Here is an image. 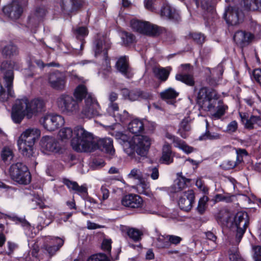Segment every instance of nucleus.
I'll return each instance as SVG.
<instances>
[{
    "mask_svg": "<svg viewBox=\"0 0 261 261\" xmlns=\"http://www.w3.org/2000/svg\"><path fill=\"white\" fill-rule=\"evenodd\" d=\"M124 151L130 158H133L136 153L141 156H145L151 144V140L147 136L135 135L132 137L122 133L116 134Z\"/></svg>",
    "mask_w": 261,
    "mask_h": 261,
    "instance_id": "f257e3e1",
    "label": "nucleus"
},
{
    "mask_svg": "<svg viewBox=\"0 0 261 261\" xmlns=\"http://www.w3.org/2000/svg\"><path fill=\"white\" fill-rule=\"evenodd\" d=\"M44 101L40 98H35L29 101L27 98L16 101L12 110L11 117L16 123H19L26 116L28 119L34 115L44 110Z\"/></svg>",
    "mask_w": 261,
    "mask_h": 261,
    "instance_id": "f03ea898",
    "label": "nucleus"
},
{
    "mask_svg": "<svg viewBox=\"0 0 261 261\" xmlns=\"http://www.w3.org/2000/svg\"><path fill=\"white\" fill-rule=\"evenodd\" d=\"M71 145L77 152H91L96 149V140L92 133L81 126H77L73 129Z\"/></svg>",
    "mask_w": 261,
    "mask_h": 261,
    "instance_id": "7ed1b4c3",
    "label": "nucleus"
},
{
    "mask_svg": "<svg viewBox=\"0 0 261 261\" xmlns=\"http://www.w3.org/2000/svg\"><path fill=\"white\" fill-rule=\"evenodd\" d=\"M220 215H221V220L225 222L233 231H236V242L239 243L247 226V214L240 212L233 216L229 211L223 210L220 212Z\"/></svg>",
    "mask_w": 261,
    "mask_h": 261,
    "instance_id": "20e7f679",
    "label": "nucleus"
},
{
    "mask_svg": "<svg viewBox=\"0 0 261 261\" xmlns=\"http://www.w3.org/2000/svg\"><path fill=\"white\" fill-rule=\"evenodd\" d=\"M40 130L35 127L29 128L23 131L17 141L19 152L28 158L34 156L35 143L40 136Z\"/></svg>",
    "mask_w": 261,
    "mask_h": 261,
    "instance_id": "39448f33",
    "label": "nucleus"
},
{
    "mask_svg": "<svg viewBox=\"0 0 261 261\" xmlns=\"http://www.w3.org/2000/svg\"><path fill=\"white\" fill-rule=\"evenodd\" d=\"M111 47V43L109 39L106 36L98 35L94 43V50L95 57L101 55L103 61L101 69L98 71V74L101 73L102 76L106 77L105 75L110 72V61L107 56V51Z\"/></svg>",
    "mask_w": 261,
    "mask_h": 261,
    "instance_id": "423d86ee",
    "label": "nucleus"
},
{
    "mask_svg": "<svg viewBox=\"0 0 261 261\" xmlns=\"http://www.w3.org/2000/svg\"><path fill=\"white\" fill-rule=\"evenodd\" d=\"M218 98V94L215 90L202 87L197 93L196 101L202 109L206 111H212L214 110Z\"/></svg>",
    "mask_w": 261,
    "mask_h": 261,
    "instance_id": "0eeeda50",
    "label": "nucleus"
},
{
    "mask_svg": "<svg viewBox=\"0 0 261 261\" xmlns=\"http://www.w3.org/2000/svg\"><path fill=\"white\" fill-rule=\"evenodd\" d=\"M9 174L12 179L19 184L27 185L31 182L30 172L27 166L21 163L12 164L9 169Z\"/></svg>",
    "mask_w": 261,
    "mask_h": 261,
    "instance_id": "6e6552de",
    "label": "nucleus"
},
{
    "mask_svg": "<svg viewBox=\"0 0 261 261\" xmlns=\"http://www.w3.org/2000/svg\"><path fill=\"white\" fill-rule=\"evenodd\" d=\"M78 102L72 96L63 94L57 98L56 104L63 113L72 115L76 114L79 110Z\"/></svg>",
    "mask_w": 261,
    "mask_h": 261,
    "instance_id": "1a4fd4ad",
    "label": "nucleus"
},
{
    "mask_svg": "<svg viewBox=\"0 0 261 261\" xmlns=\"http://www.w3.org/2000/svg\"><path fill=\"white\" fill-rule=\"evenodd\" d=\"M101 109L97 100L92 94H88L85 99V104L81 113L82 118H92L99 116Z\"/></svg>",
    "mask_w": 261,
    "mask_h": 261,
    "instance_id": "9d476101",
    "label": "nucleus"
},
{
    "mask_svg": "<svg viewBox=\"0 0 261 261\" xmlns=\"http://www.w3.org/2000/svg\"><path fill=\"white\" fill-rule=\"evenodd\" d=\"M130 26L136 32L151 36H158L163 31L162 28L156 25L137 19H133L130 21Z\"/></svg>",
    "mask_w": 261,
    "mask_h": 261,
    "instance_id": "9b49d317",
    "label": "nucleus"
},
{
    "mask_svg": "<svg viewBox=\"0 0 261 261\" xmlns=\"http://www.w3.org/2000/svg\"><path fill=\"white\" fill-rule=\"evenodd\" d=\"M41 151L45 154L61 153L62 148L58 140L54 137L45 136L42 137L40 142Z\"/></svg>",
    "mask_w": 261,
    "mask_h": 261,
    "instance_id": "f8f14e48",
    "label": "nucleus"
},
{
    "mask_svg": "<svg viewBox=\"0 0 261 261\" xmlns=\"http://www.w3.org/2000/svg\"><path fill=\"white\" fill-rule=\"evenodd\" d=\"M40 123L48 131H54L64 124L63 116L57 114H46L40 119Z\"/></svg>",
    "mask_w": 261,
    "mask_h": 261,
    "instance_id": "ddd939ff",
    "label": "nucleus"
},
{
    "mask_svg": "<svg viewBox=\"0 0 261 261\" xmlns=\"http://www.w3.org/2000/svg\"><path fill=\"white\" fill-rule=\"evenodd\" d=\"M27 5V0H13L3 9L4 14L11 19H18L23 11L24 7Z\"/></svg>",
    "mask_w": 261,
    "mask_h": 261,
    "instance_id": "4468645a",
    "label": "nucleus"
},
{
    "mask_svg": "<svg viewBox=\"0 0 261 261\" xmlns=\"http://www.w3.org/2000/svg\"><path fill=\"white\" fill-rule=\"evenodd\" d=\"M61 13L65 15L75 13L85 3L84 0H58Z\"/></svg>",
    "mask_w": 261,
    "mask_h": 261,
    "instance_id": "2eb2a0df",
    "label": "nucleus"
},
{
    "mask_svg": "<svg viewBox=\"0 0 261 261\" xmlns=\"http://www.w3.org/2000/svg\"><path fill=\"white\" fill-rule=\"evenodd\" d=\"M178 204L180 208L184 211H190L195 201V193L192 190H188L178 194Z\"/></svg>",
    "mask_w": 261,
    "mask_h": 261,
    "instance_id": "dca6fc26",
    "label": "nucleus"
},
{
    "mask_svg": "<svg viewBox=\"0 0 261 261\" xmlns=\"http://www.w3.org/2000/svg\"><path fill=\"white\" fill-rule=\"evenodd\" d=\"M46 13L47 10L45 7L40 6L36 7L28 18V27L31 29L36 28L43 20Z\"/></svg>",
    "mask_w": 261,
    "mask_h": 261,
    "instance_id": "f3484780",
    "label": "nucleus"
},
{
    "mask_svg": "<svg viewBox=\"0 0 261 261\" xmlns=\"http://www.w3.org/2000/svg\"><path fill=\"white\" fill-rule=\"evenodd\" d=\"M244 14L240 12L236 7H228L225 10L224 17L227 23L234 25L241 22L244 18Z\"/></svg>",
    "mask_w": 261,
    "mask_h": 261,
    "instance_id": "a211bd4d",
    "label": "nucleus"
},
{
    "mask_svg": "<svg viewBox=\"0 0 261 261\" xmlns=\"http://www.w3.org/2000/svg\"><path fill=\"white\" fill-rule=\"evenodd\" d=\"M121 92L124 99L132 101L147 99L150 97V94L148 92L138 89H133L130 91H129L127 89H124L122 90Z\"/></svg>",
    "mask_w": 261,
    "mask_h": 261,
    "instance_id": "6ab92c4d",
    "label": "nucleus"
},
{
    "mask_svg": "<svg viewBox=\"0 0 261 261\" xmlns=\"http://www.w3.org/2000/svg\"><path fill=\"white\" fill-rule=\"evenodd\" d=\"M48 82L53 88L63 90L66 85V76L63 73L56 71L49 74Z\"/></svg>",
    "mask_w": 261,
    "mask_h": 261,
    "instance_id": "aec40b11",
    "label": "nucleus"
},
{
    "mask_svg": "<svg viewBox=\"0 0 261 261\" xmlns=\"http://www.w3.org/2000/svg\"><path fill=\"white\" fill-rule=\"evenodd\" d=\"M122 204L131 208H139L143 205V200L138 195L129 194L124 196L121 199Z\"/></svg>",
    "mask_w": 261,
    "mask_h": 261,
    "instance_id": "412c9836",
    "label": "nucleus"
},
{
    "mask_svg": "<svg viewBox=\"0 0 261 261\" xmlns=\"http://www.w3.org/2000/svg\"><path fill=\"white\" fill-rule=\"evenodd\" d=\"M64 240L58 237H49L46 238L44 249L50 256H52L63 246Z\"/></svg>",
    "mask_w": 261,
    "mask_h": 261,
    "instance_id": "4be33fe9",
    "label": "nucleus"
},
{
    "mask_svg": "<svg viewBox=\"0 0 261 261\" xmlns=\"http://www.w3.org/2000/svg\"><path fill=\"white\" fill-rule=\"evenodd\" d=\"M119 107L116 103L111 102L107 109V113L114 119L116 123L123 122L129 117L128 113L124 110L122 114L118 113Z\"/></svg>",
    "mask_w": 261,
    "mask_h": 261,
    "instance_id": "5701e85b",
    "label": "nucleus"
},
{
    "mask_svg": "<svg viewBox=\"0 0 261 261\" xmlns=\"http://www.w3.org/2000/svg\"><path fill=\"white\" fill-rule=\"evenodd\" d=\"M166 137L172 141L175 147L179 148L186 154H189L195 150L193 147L190 146L184 141L175 136L167 134Z\"/></svg>",
    "mask_w": 261,
    "mask_h": 261,
    "instance_id": "b1692460",
    "label": "nucleus"
},
{
    "mask_svg": "<svg viewBox=\"0 0 261 261\" xmlns=\"http://www.w3.org/2000/svg\"><path fill=\"white\" fill-rule=\"evenodd\" d=\"M96 140V149H100L105 151L108 154L113 155L115 153V149L113 147V140L111 138H103Z\"/></svg>",
    "mask_w": 261,
    "mask_h": 261,
    "instance_id": "393cba45",
    "label": "nucleus"
},
{
    "mask_svg": "<svg viewBox=\"0 0 261 261\" xmlns=\"http://www.w3.org/2000/svg\"><path fill=\"white\" fill-rule=\"evenodd\" d=\"M134 188L139 194L145 195L151 198H154L153 193L150 191L149 183L144 179H140Z\"/></svg>",
    "mask_w": 261,
    "mask_h": 261,
    "instance_id": "a878e982",
    "label": "nucleus"
},
{
    "mask_svg": "<svg viewBox=\"0 0 261 261\" xmlns=\"http://www.w3.org/2000/svg\"><path fill=\"white\" fill-rule=\"evenodd\" d=\"M239 115L242 122L244 124L245 127L247 128H253L254 125L258 124L260 121L259 116L254 115L249 116V114L245 113H240Z\"/></svg>",
    "mask_w": 261,
    "mask_h": 261,
    "instance_id": "bb28decb",
    "label": "nucleus"
},
{
    "mask_svg": "<svg viewBox=\"0 0 261 261\" xmlns=\"http://www.w3.org/2000/svg\"><path fill=\"white\" fill-rule=\"evenodd\" d=\"M240 5L244 11L259 10H261V0H242Z\"/></svg>",
    "mask_w": 261,
    "mask_h": 261,
    "instance_id": "cd10ccee",
    "label": "nucleus"
},
{
    "mask_svg": "<svg viewBox=\"0 0 261 261\" xmlns=\"http://www.w3.org/2000/svg\"><path fill=\"white\" fill-rule=\"evenodd\" d=\"M253 38V35L250 33L243 31L237 32L233 36V40L236 43L242 46L248 43Z\"/></svg>",
    "mask_w": 261,
    "mask_h": 261,
    "instance_id": "c85d7f7f",
    "label": "nucleus"
},
{
    "mask_svg": "<svg viewBox=\"0 0 261 261\" xmlns=\"http://www.w3.org/2000/svg\"><path fill=\"white\" fill-rule=\"evenodd\" d=\"M161 16L166 18L178 20L179 18L178 12L168 4L164 5L161 10Z\"/></svg>",
    "mask_w": 261,
    "mask_h": 261,
    "instance_id": "c756f323",
    "label": "nucleus"
},
{
    "mask_svg": "<svg viewBox=\"0 0 261 261\" xmlns=\"http://www.w3.org/2000/svg\"><path fill=\"white\" fill-rule=\"evenodd\" d=\"M117 70L127 78L132 77L129 71L128 58L126 56L121 57L116 64Z\"/></svg>",
    "mask_w": 261,
    "mask_h": 261,
    "instance_id": "7c9ffc66",
    "label": "nucleus"
},
{
    "mask_svg": "<svg viewBox=\"0 0 261 261\" xmlns=\"http://www.w3.org/2000/svg\"><path fill=\"white\" fill-rule=\"evenodd\" d=\"M54 216L49 210H45L38 217V228L42 229L48 225L53 221Z\"/></svg>",
    "mask_w": 261,
    "mask_h": 261,
    "instance_id": "2f4dec72",
    "label": "nucleus"
},
{
    "mask_svg": "<svg viewBox=\"0 0 261 261\" xmlns=\"http://www.w3.org/2000/svg\"><path fill=\"white\" fill-rule=\"evenodd\" d=\"M174 154L171 150V146L167 143H165L162 149V155L160 161L162 163L169 165L173 162Z\"/></svg>",
    "mask_w": 261,
    "mask_h": 261,
    "instance_id": "473e14b6",
    "label": "nucleus"
},
{
    "mask_svg": "<svg viewBox=\"0 0 261 261\" xmlns=\"http://www.w3.org/2000/svg\"><path fill=\"white\" fill-rule=\"evenodd\" d=\"M2 55L7 58H10L18 54V49L17 47L12 42H1Z\"/></svg>",
    "mask_w": 261,
    "mask_h": 261,
    "instance_id": "72a5a7b5",
    "label": "nucleus"
},
{
    "mask_svg": "<svg viewBox=\"0 0 261 261\" xmlns=\"http://www.w3.org/2000/svg\"><path fill=\"white\" fill-rule=\"evenodd\" d=\"M190 179L184 177L178 178L175 182L174 184L171 188V192L173 193H178L180 194L188 187V184L190 182Z\"/></svg>",
    "mask_w": 261,
    "mask_h": 261,
    "instance_id": "f704fd0d",
    "label": "nucleus"
},
{
    "mask_svg": "<svg viewBox=\"0 0 261 261\" xmlns=\"http://www.w3.org/2000/svg\"><path fill=\"white\" fill-rule=\"evenodd\" d=\"M64 183L69 189L75 191L80 195L85 196L87 194V188L85 185L80 186L77 182L67 179L64 180Z\"/></svg>",
    "mask_w": 261,
    "mask_h": 261,
    "instance_id": "c9c22d12",
    "label": "nucleus"
},
{
    "mask_svg": "<svg viewBox=\"0 0 261 261\" xmlns=\"http://www.w3.org/2000/svg\"><path fill=\"white\" fill-rule=\"evenodd\" d=\"M146 120H141L138 119L133 120L129 124L128 129L132 134L140 133L144 130Z\"/></svg>",
    "mask_w": 261,
    "mask_h": 261,
    "instance_id": "e433bc0d",
    "label": "nucleus"
},
{
    "mask_svg": "<svg viewBox=\"0 0 261 261\" xmlns=\"http://www.w3.org/2000/svg\"><path fill=\"white\" fill-rule=\"evenodd\" d=\"M171 70V68L169 66L165 68L155 67L153 69V72L156 79L165 82L168 79Z\"/></svg>",
    "mask_w": 261,
    "mask_h": 261,
    "instance_id": "4c0bfd02",
    "label": "nucleus"
},
{
    "mask_svg": "<svg viewBox=\"0 0 261 261\" xmlns=\"http://www.w3.org/2000/svg\"><path fill=\"white\" fill-rule=\"evenodd\" d=\"M189 121L190 120L189 118H185L180 123L178 130V134L182 138L186 139L190 134L191 126L189 124Z\"/></svg>",
    "mask_w": 261,
    "mask_h": 261,
    "instance_id": "58836bf2",
    "label": "nucleus"
},
{
    "mask_svg": "<svg viewBox=\"0 0 261 261\" xmlns=\"http://www.w3.org/2000/svg\"><path fill=\"white\" fill-rule=\"evenodd\" d=\"M167 235L158 234L153 240V245L160 249L169 248Z\"/></svg>",
    "mask_w": 261,
    "mask_h": 261,
    "instance_id": "ea45409f",
    "label": "nucleus"
},
{
    "mask_svg": "<svg viewBox=\"0 0 261 261\" xmlns=\"http://www.w3.org/2000/svg\"><path fill=\"white\" fill-rule=\"evenodd\" d=\"M150 205L156 206L158 208L151 207L148 210V212L153 214H156L162 216V217H166L167 214L168 210L166 207L162 206L161 204L156 201L153 200L150 204Z\"/></svg>",
    "mask_w": 261,
    "mask_h": 261,
    "instance_id": "a19ab883",
    "label": "nucleus"
},
{
    "mask_svg": "<svg viewBox=\"0 0 261 261\" xmlns=\"http://www.w3.org/2000/svg\"><path fill=\"white\" fill-rule=\"evenodd\" d=\"M160 94L163 99L166 100L167 102L170 103V104L173 103V101L178 96V93L171 88H169L162 92Z\"/></svg>",
    "mask_w": 261,
    "mask_h": 261,
    "instance_id": "79ce46f5",
    "label": "nucleus"
},
{
    "mask_svg": "<svg viewBox=\"0 0 261 261\" xmlns=\"http://www.w3.org/2000/svg\"><path fill=\"white\" fill-rule=\"evenodd\" d=\"M88 94H92V93H88L86 87L83 85H79L73 93L74 97L79 102L81 101L84 98L85 99Z\"/></svg>",
    "mask_w": 261,
    "mask_h": 261,
    "instance_id": "37998d69",
    "label": "nucleus"
},
{
    "mask_svg": "<svg viewBox=\"0 0 261 261\" xmlns=\"http://www.w3.org/2000/svg\"><path fill=\"white\" fill-rule=\"evenodd\" d=\"M1 156L2 160L5 163H9L11 161L14 157V152L11 147L4 146L1 151Z\"/></svg>",
    "mask_w": 261,
    "mask_h": 261,
    "instance_id": "c03bdc74",
    "label": "nucleus"
},
{
    "mask_svg": "<svg viewBox=\"0 0 261 261\" xmlns=\"http://www.w3.org/2000/svg\"><path fill=\"white\" fill-rule=\"evenodd\" d=\"M206 130L204 134L201 135L199 137V140L200 141L206 140H217L220 138V135L217 133H211L207 130V127L208 123L207 121L206 120Z\"/></svg>",
    "mask_w": 261,
    "mask_h": 261,
    "instance_id": "a18cd8bd",
    "label": "nucleus"
},
{
    "mask_svg": "<svg viewBox=\"0 0 261 261\" xmlns=\"http://www.w3.org/2000/svg\"><path fill=\"white\" fill-rule=\"evenodd\" d=\"M18 223L24 228L26 236L30 238H33L35 236V232L33 231L34 228L28 222L25 220L19 219Z\"/></svg>",
    "mask_w": 261,
    "mask_h": 261,
    "instance_id": "49530a36",
    "label": "nucleus"
},
{
    "mask_svg": "<svg viewBox=\"0 0 261 261\" xmlns=\"http://www.w3.org/2000/svg\"><path fill=\"white\" fill-rule=\"evenodd\" d=\"M59 137L63 141H66L73 137V130L70 127H64L59 132Z\"/></svg>",
    "mask_w": 261,
    "mask_h": 261,
    "instance_id": "de8ad7c7",
    "label": "nucleus"
},
{
    "mask_svg": "<svg viewBox=\"0 0 261 261\" xmlns=\"http://www.w3.org/2000/svg\"><path fill=\"white\" fill-rule=\"evenodd\" d=\"M175 79L176 80L184 83L189 86H192L194 84L193 76L188 74H177L175 76Z\"/></svg>",
    "mask_w": 261,
    "mask_h": 261,
    "instance_id": "09e8293b",
    "label": "nucleus"
},
{
    "mask_svg": "<svg viewBox=\"0 0 261 261\" xmlns=\"http://www.w3.org/2000/svg\"><path fill=\"white\" fill-rule=\"evenodd\" d=\"M127 233L129 237L135 242L139 241L143 234L142 230L134 228L128 229Z\"/></svg>",
    "mask_w": 261,
    "mask_h": 261,
    "instance_id": "8fccbe9b",
    "label": "nucleus"
},
{
    "mask_svg": "<svg viewBox=\"0 0 261 261\" xmlns=\"http://www.w3.org/2000/svg\"><path fill=\"white\" fill-rule=\"evenodd\" d=\"M251 255L254 261H261V246L252 245Z\"/></svg>",
    "mask_w": 261,
    "mask_h": 261,
    "instance_id": "3c124183",
    "label": "nucleus"
},
{
    "mask_svg": "<svg viewBox=\"0 0 261 261\" xmlns=\"http://www.w3.org/2000/svg\"><path fill=\"white\" fill-rule=\"evenodd\" d=\"M228 107L227 106L224 105H220L217 107V111L212 114V118L214 119L220 118L223 116L225 113L226 110Z\"/></svg>",
    "mask_w": 261,
    "mask_h": 261,
    "instance_id": "603ef678",
    "label": "nucleus"
},
{
    "mask_svg": "<svg viewBox=\"0 0 261 261\" xmlns=\"http://www.w3.org/2000/svg\"><path fill=\"white\" fill-rule=\"evenodd\" d=\"M208 199L206 196H203L199 199L197 210L200 214H202L205 212Z\"/></svg>",
    "mask_w": 261,
    "mask_h": 261,
    "instance_id": "864d4df0",
    "label": "nucleus"
},
{
    "mask_svg": "<svg viewBox=\"0 0 261 261\" xmlns=\"http://www.w3.org/2000/svg\"><path fill=\"white\" fill-rule=\"evenodd\" d=\"M229 258L230 261H245L240 256L236 247L230 250L229 252Z\"/></svg>",
    "mask_w": 261,
    "mask_h": 261,
    "instance_id": "5fc2aeb1",
    "label": "nucleus"
},
{
    "mask_svg": "<svg viewBox=\"0 0 261 261\" xmlns=\"http://www.w3.org/2000/svg\"><path fill=\"white\" fill-rule=\"evenodd\" d=\"M28 245L30 248V252L31 255L35 257L38 256L39 249V245L36 242L34 241H28Z\"/></svg>",
    "mask_w": 261,
    "mask_h": 261,
    "instance_id": "6e6d98bb",
    "label": "nucleus"
},
{
    "mask_svg": "<svg viewBox=\"0 0 261 261\" xmlns=\"http://www.w3.org/2000/svg\"><path fill=\"white\" fill-rule=\"evenodd\" d=\"M74 34L77 39H82V38L85 37L88 35V32L86 27H81L77 28L75 30Z\"/></svg>",
    "mask_w": 261,
    "mask_h": 261,
    "instance_id": "4d7b16f0",
    "label": "nucleus"
},
{
    "mask_svg": "<svg viewBox=\"0 0 261 261\" xmlns=\"http://www.w3.org/2000/svg\"><path fill=\"white\" fill-rule=\"evenodd\" d=\"M190 36L198 44H202L205 41V37L201 33H191Z\"/></svg>",
    "mask_w": 261,
    "mask_h": 261,
    "instance_id": "13d9d810",
    "label": "nucleus"
},
{
    "mask_svg": "<svg viewBox=\"0 0 261 261\" xmlns=\"http://www.w3.org/2000/svg\"><path fill=\"white\" fill-rule=\"evenodd\" d=\"M194 1L195 2L197 6L198 7L200 5V7L202 9L208 11L211 8V0H202L200 3L198 1V0H194Z\"/></svg>",
    "mask_w": 261,
    "mask_h": 261,
    "instance_id": "bf43d9fd",
    "label": "nucleus"
},
{
    "mask_svg": "<svg viewBox=\"0 0 261 261\" xmlns=\"http://www.w3.org/2000/svg\"><path fill=\"white\" fill-rule=\"evenodd\" d=\"M109 196V191L105 186H101L100 191L98 194V197L101 201H104L108 198Z\"/></svg>",
    "mask_w": 261,
    "mask_h": 261,
    "instance_id": "052dcab7",
    "label": "nucleus"
},
{
    "mask_svg": "<svg viewBox=\"0 0 261 261\" xmlns=\"http://www.w3.org/2000/svg\"><path fill=\"white\" fill-rule=\"evenodd\" d=\"M167 239L169 243V248L170 247L171 244H173L176 245L180 243L182 239L177 236L174 235H167Z\"/></svg>",
    "mask_w": 261,
    "mask_h": 261,
    "instance_id": "680f3d73",
    "label": "nucleus"
},
{
    "mask_svg": "<svg viewBox=\"0 0 261 261\" xmlns=\"http://www.w3.org/2000/svg\"><path fill=\"white\" fill-rule=\"evenodd\" d=\"M87 261H108L106 255L99 254H95L88 258Z\"/></svg>",
    "mask_w": 261,
    "mask_h": 261,
    "instance_id": "e2e57ef3",
    "label": "nucleus"
},
{
    "mask_svg": "<svg viewBox=\"0 0 261 261\" xmlns=\"http://www.w3.org/2000/svg\"><path fill=\"white\" fill-rule=\"evenodd\" d=\"M127 176L129 178L139 179L141 176V172L139 169L134 168L130 171Z\"/></svg>",
    "mask_w": 261,
    "mask_h": 261,
    "instance_id": "0e129e2a",
    "label": "nucleus"
},
{
    "mask_svg": "<svg viewBox=\"0 0 261 261\" xmlns=\"http://www.w3.org/2000/svg\"><path fill=\"white\" fill-rule=\"evenodd\" d=\"M238 128V123L236 121H232L227 126L226 131L228 133L235 132Z\"/></svg>",
    "mask_w": 261,
    "mask_h": 261,
    "instance_id": "69168bd1",
    "label": "nucleus"
},
{
    "mask_svg": "<svg viewBox=\"0 0 261 261\" xmlns=\"http://www.w3.org/2000/svg\"><path fill=\"white\" fill-rule=\"evenodd\" d=\"M122 38L123 40L124 43L126 44L131 43L134 40V35L128 33H125L124 34V36Z\"/></svg>",
    "mask_w": 261,
    "mask_h": 261,
    "instance_id": "338daca9",
    "label": "nucleus"
},
{
    "mask_svg": "<svg viewBox=\"0 0 261 261\" xmlns=\"http://www.w3.org/2000/svg\"><path fill=\"white\" fill-rule=\"evenodd\" d=\"M252 75L254 80L261 85V69H254Z\"/></svg>",
    "mask_w": 261,
    "mask_h": 261,
    "instance_id": "774afa93",
    "label": "nucleus"
}]
</instances>
